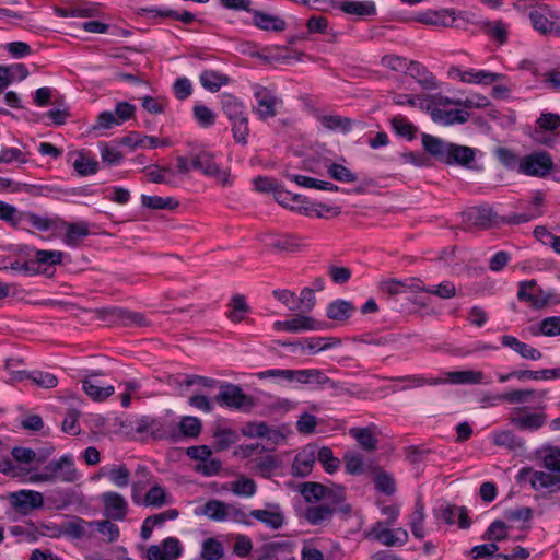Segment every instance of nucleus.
<instances>
[{
    "instance_id": "1",
    "label": "nucleus",
    "mask_w": 560,
    "mask_h": 560,
    "mask_svg": "<svg viewBox=\"0 0 560 560\" xmlns=\"http://www.w3.org/2000/svg\"><path fill=\"white\" fill-rule=\"evenodd\" d=\"M78 479L73 457L70 454L62 455L57 460H51L40 471L30 475L32 483L73 482Z\"/></svg>"
},
{
    "instance_id": "2",
    "label": "nucleus",
    "mask_w": 560,
    "mask_h": 560,
    "mask_svg": "<svg viewBox=\"0 0 560 560\" xmlns=\"http://www.w3.org/2000/svg\"><path fill=\"white\" fill-rule=\"evenodd\" d=\"M253 95L256 101V104L253 105V112L260 120H267L278 115V108L282 105V100L273 90L254 84Z\"/></svg>"
},
{
    "instance_id": "3",
    "label": "nucleus",
    "mask_w": 560,
    "mask_h": 560,
    "mask_svg": "<svg viewBox=\"0 0 560 560\" xmlns=\"http://www.w3.org/2000/svg\"><path fill=\"white\" fill-rule=\"evenodd\" d=\"M559 127V114L542 112L536 120L532 138L539 144L553 148L557 144V130Z\"/></svg>"
},
{
    "instance_id": "4",
    "label": "nucleus",
    "mask_w": 560,
    "mask_h": 560,
    "mask_svg": "<svg viewBox=\"0 0 560 560\" xmlns=\"http://www.w3.org/2000/svg\"><path fill=\"white\" fill-rule=\"evenodd\" d=\"M192 166L205 176L215 178L222 185L230 184V174L226 168L215 162V155L208 150H199L192 153Z\"/></svg>"
},
{
    "instance_id": "5",
    "label": "nucleus",
    "mask_w": 560,
    "mask_h": 560,
    "mask_svg": "<svg viewBox=\"0 0 560 560\" xmlns=\"http://www.w3.org/2000/svg\"><path fill=\"white\" fill-rule=\"evenodd\" d=\"M214 400L220 406L228 408L246 411L254 407V399L252 396L246 395L243 389L235 384L222 383L220 392Z\"/></svg>"
},
{
    "instance_id": "6",
    "label": "nucleus",
    "mask_w": 560,
    "mask_h": 560,
    "mask_svg": "<svg viewBox=\"0 0 560 560\" xmlns=\"http://www.w3.org/2000/svg\"><path fill=\"white\" fill-rule=\"evenodd\" d=\"M552 167L551 155L546 151H537L521 158L518 173L534 177H546Z\"/></svg>"
},
{
    "instance_id": "7",
    "label": "nucleus",
    "mask_w": 560,
    "mask_h": 560,
    "mask_svg": "<svg viewBox=\"0 0 560 560\" xmlns=\"http://www.w3.org/2000/svg\"><path fill=\"white\" fill-rule=\"evenodd\" d=\"M509 421L521 431H538L547 422V415L542 411H530L527 407L511 409Z\"/></svg>"
},
{
    "instance_id": "8",
    "label": "nucleus",
    "mask_w": 560,
    "mask_h": 560,
    "mask_svg": "<svg viewBox=\"0 0 560 560\" xmlns=\"http://www.w3.org/2000/svg\"><path fill=\"white\" fill-rule=\"evenodd\" d=\"M27 254L30 275H38L47 271L48 267L59 265L62 261L63 253L60 250H45L25 247Z\"/></svg>"
},
{
    "instance_id": "9",
    "label": "nucleus",
    "mask_w": 560,
    "mask_h": 560,
    "mask_svg": "<svg viewBox=\"0 0 560 560\" xmlns=\"http://www.w3.org/2000/svg\"><path fill=\"white\" fill-rule=\"evenodd\" d=\"M528 18L534 30L540 34L560 36V13L551 12L544 7L530 11Z\"/></svg>"
},
{
    "instance_id": "10",
    "label": "nucleus",
    "mask_w": 560,
    "mask_h": 560,
    "mask_svg": "<svg viewBox=\"0 0 560 560\" xmlns=\"http://www.w3.org/2000/svg\"><path fill=\"white\" fill-rule=\"evenodd\" d=\"M517 479H528L534 490L548 489L555 491L560 489V477L551 471L533 470L529 467H524L518 471Z\"/></svg>"
},
{
    "instance_id": "11",
    "label": "nucleus",
    "mask_w": 560,
    "mask_h": 560,
    "mask_svg": "<svg viewBox=\"0 0 560 560\" xmlns=\"http://www.w3.org/2000/svg\"><path fill=\"white\" fill-rule=\"evenodd\" d=\"M10 503L16 512L26 515L33 510L40 509L44 505V498L38 491L23 489L10 494Z\"/></svg>"
},
{
    "instance_id": "12",
    "label": "nucleus",
    "mask_w": 560,
    "mask_h": 560,
    "mask_svg": "<svg viewBox=\"0 0 560 560\" xmlns=\"http://www.w3.org/2000/svg\"><path fill=\"white\" fill-rule=\"evenodd\" d=\"M434 516L448 525H453L457 522L463 529H467L471 525L465 506H457L447 502H442L435 506Z\"/></svg>"
},
{
    "instance_id": "13",
    "label": "nucleus",
    "mask_w": 560,
    "mask_h": 560,
    "mask_svg": "<svg viewBox=\"0 0 560 560\" xmlns=\"http://www.w3.org/2000/svg\"><path fill=\"white\" fill-rule=\"evenodd\" d=\"M105 515L114 521L125 520L128 513V502L124 495L116 491H106L101 495Z\"/></svg>"
},
{
    "instance_id": "14",
    "label": "nucleus",
    "mask_w": 560,
    "mask_h": 560,
    "mask_svg": "<svg viewBox=\"0 0 560 560\" xmlns=\"http://www.w3.org/2000/svg\"><path fill=\"white\" fill-rule=\"evenodd\" d=\"M389 526L377 522L372 528V534L382 545L387 547L402 546L408 541V532L404 528L389 529Z\"/></svg>"
},
{
    "instance_id": "15",
    "label": "nucleus",
    "mask_w": 560,
    "mask_h": 560,
    "mask_svg": "<svg viewBox=\"0 0 560 560\" xmlns=\"http://www.w3.org/2000/svg\"><path fill=\"white\" fill-rule=\"evenodd\" d=\"M180 555V541L175 537H167L161 545H152L147 551L148 560H176Z\"/></svg>"
},
{
    "instance_id": "16",
    "label": "nucleus",
    "mask_w": 560,
    "mask_h": 560,
    "mask_svg": "<svg viewBox=\"0 0 560 560\" xmlns=\"http://www.w3.org/2000/svg\"><path fill=\"white\" fill-rule=\"evenodd\" d=\"M316 462V446L307 445L296 454L292 464V475L296 477H306L312 472Z\"/></svg>"
},
{
    "instance_id": "17",
    "label": "nucleus",
    "mask_w": 560,
    "mask_h": 560,
    "mask_svg": "<svg viewBox=\"0 0 560 560\" xmlns=\"http://www.w3.org/2000/svg\"><path fill=\"white\" fill-rule=\"evenodd\" d=\"M422 145L425 152L441 163H445L450 158L448 154L452 142H447L432 135L423 133Z\"/></svg>"
},
{
    "instance_id": "18",
    "label": "nucleus",
    "mask_w": 560,
    "mask_h": 560,
    "mask_svg": "<svg viewBox=\"0 0 560 560\" xmlns=\"http://www.w3.org/2000/svg\"><path fill=\"white\" fill-rule=\"evenodd\" d=\"M155 440H171L178 442V432L176 422L168 418H153L150 433Z\"/></svg>"
},
{
    "instance_id": "19",
    "label": "nucleus",
    "mask_w": 560,
    "mask_h": 560,
    "mask_svg": "<svg viewBox=\"0 0 560 560\" xmlns=\"http://www.w3.org/2000/svg\"><path fill=\"white\" fill-rule=\"evenodd\" d=\"M252 15V23L259 30L267 32H282L287 28V22L278 15L255 9Z\"/></svg>"
},
{
    "instance_id": "20",
    "label": "nucleus",
    "mask_w": 560,
    "mask_h": 560,
    "mask_svg": "<svg viewBox=\"0 0 560 560\" xmlns=\"http://www.w3.org/2000/svg\"><path fill=\"white\" fill-rule=\"evenodd\" d=\"M434 122L443 126H452L455 124H464L469 118V113L463 109L444 110L436 106H431L429 110Z\"/></svg>"
},
{
    "instance_id": "21",
    "label": "nucleus",
    "mask_w": 560,
    "mask_h": 560,
    "mask_svg": "<svg viewBox=\"0 0 560 560\" xmlns=\"http://www.w3.org/2000/svg\"><path fill=\"white\" fill-rule=\"evenodd\" d=\"M493 219V212L488 207H472L463 212V221L468 226L486 229L490 226Z\"/></svg>"
},
{
    "instance_id": "22",
    "label": "nucleus",
    "mask_w": 560,
    "mask_h": 560,
    "mask_svg": "<svg viewBox=\"0 0 560 560\" xmlns=\"http://www.w3.org/2000/svg\"><path fill=\"white\" fill-rule=\"evenodd\" d=\"M536 397L542 399L544 392H537L533 388L511 389L495 397L497 400L508 402L510 405H524L534 401Z\"/></svg>"
},
{
    "instance_id": "23",
    "label": "nucleus",
    "mask_w": 560,
    "mask_h": 560,
    "mask_svg": "<svg viewBox=\"0 0 560 560\" xmlns=\"http://www.w3.org/2000/svg\"><path fill=\"white\" fill-rule=\"evenodd\" d=\"M249 515L273 530L280 529L284 524V515L278 505H272L271 510H252Z\"/></svg>"
},
{
    "instance_id": "24",
    "label": "nucleus",
    "mask_w": 560,
    "mask_h": 560,
    "mask_svg": "<svg viewBox=\"0 0 560 560\" xmlns=\"http://www.w3.org/2000/svg\"><path fill=\"white\" fill-rule=\"evenodd\" d=\"M501 343L503 347L512 349L514 352L520 354L523 359L526 360H540L542 354L541 352L532 347L528 343H525L521 340H518L516 337L512 335H504L501 337Z\"/></svg>"
},
{
    "instance_id": "25",
    "label": "nucleus",
    "mask_w": 560,
    "mask_h": 560,
    "mask_svg": "<svg viewBox=\"0 0 560 560\" xmlns=\"http://www.w3.org/2000/svg\"><path fill=\"white\" fill-rule=\"evenodd\" d=\"M446 381L451 384H490L491 381L487 378L482 371L464 370L451 371L446 373Z\"/></svg>"
},
{
    "instance_id": "26",
    "label": "nucleus",
    "mask_w": 560,
    "mask_h": 560,
    "mask_svg": "<svg viewBox=\"0 0 560 560\" xmlns=\"http://www.w3.org/2000/svg\"><path fill=\"white\" fill-rule=\"evenodd\" d=\"M221 109L231 122L246 117L244 102L230 93L221 95Z\"/></svg>"
},
{
    "instance_id": "27",
    "label": "nucleus",
    "mask_w": 560,
    "mask_h": 560,
    "mask_svg": "<svg viewBox=\"0 0 560 560\" xmlns=\"http://www.w3.org/2000/svg\"><path fill=\"white\" fill-rule=\"evenodd\" d=\"M275 200L282 207L299 213L307 214L310 211V208L306 206L307 201L305 197L299 194H293L284 189L276 190Z\"/></svg>"
},
{
    "instance_id": "28",
    "label": "nucleus",
    "mask_w": 560,
    "mask_h": 560,
    "mask_svg": "<svg viewBox=\"0 0 560 560\" xmlns=\"http://www.w3.org/2000/svg\"><path fill=\"white\" fill-rule=\"evenodd\" d=\"M456 15L457 13L453 9H442L423 13L419 21L428 25L451 27L456 21Z\"/></svg>"
},
{
    "instance_id": "29",
    "label": "nucleus",
    "mask_w": 560,
    "mask_h": 560,
    "mask_svg": "<svg viewBox=\"0 0 560 560\" xmlns=\"http://www.w3.org/2000/svg\"><path fill=\"white\" fill-rule=\"evenodd\" d=\"M19 223H25L34 229L46 232L50 230H55L59 228V219H52L48 217H42L39 214H36L34 212H20L18 224Z\"/></svg>"
},
{
    "instance_id": "30",
    "label": "nucleus",
    "mask_w": 560,
    "mask_h": 560,
    "mask_svg": "<svg viewBox=\"0 0 560 560\" xmlns=\"http://www.w3.org/2000/svg\"><path fill=\"white\" fill-rule=\"evenodd\" d=\"M542 467L560 477V446L544 445L537 451Z\"/></svg>"
},
{
    "instance_id": "31",
    "label": "nucleus",
    "mask_w": 560,
    "mask_h": 560,
    "mask_svg": "<svg viewBox=\"0 0 560 560\" xmlns=\"http://www.w3.org/2000/svg\"><path fill=\"white\" fill-rule=\"evenodd\" d=\"M298 383L303 385H328L337 389L338 384L318 369L298 370Z\"/></svg>"
},
{
    "instance_id": "32",
    "label": "nucleus",
    "mask_w": 560,
    "mask_h": 560,
    "mask_svg": "<svg viewBox=\"0 0 560 560\" xmlns=\"http://www.w3.org/2000/svg\"><path fill=\"white\" fill-rule=\"evenodd\" d=\"M491 439L497 446L505 447L513 452L525 450L524 440L514 434L511 430L495 431L492 433Z\"/></svg>"
},
{
    "instance_id": "33",
    "label": "nucleus",
    "mask_w": 560,
    "mask_h": 560,
    "mask_svg": "<svg viewBox=\"0 0 560 560\" xmlns=\"http://www.w3.org/2000/svg\"><path fill=\"white\" fill-rule=\"evenodd\" d=\"M0 270H10L24 276L30 275V266L25 247L21 248L15 257H5L0 260Z\"/></svg>"
},
{
    "instance_id": "34",
    "label": "nucleus",
    "mask_w": 560,
    "mask_h": 560,
    "mask_svg": "<svg viewBox=\"0 0 560 560\" xmlns=\"http://www.w3.org/2000/svg\"><path fill=\"white\" fill-rule=\"evenodd\" d=\"M59 225L66 228L63 243L68 246H77L79 242L90 233L89 224L86 222L67 223L59 220Z\"/></svg>"
},
{
    "instance_id": "35",
    "label": "nucleus",
    "mask_w": 560,
    "mask_h": 560,
    "mask_svg": "<svg viewBox=\"0 0 560 560\" xmlns=\"http://www.w3.org/2000/svg\"><path fill=\"white\" fill-rule=\"evenodd\" d=\"M406 73L416 79L417 82L425 90L438 89L434 75L417 61L409 62Z\"/></svg>"
},
{
    "instance_id": "36",
    "label": "nucleus",
    "mask_w": 560,
    "mask_h": 560,
    "mask_svg": "<svg viewBox=\"0 0 560 560\" xmlns=\"http://www.w3.org/2000/svg\"><path fill=\"white\" fill-rule=\"evenodd\" d=\"M289 320V332H302V331H318L326 328V324L318 322L310 316L300 314Z\"/></svg>"
},
{
    "instance_id": "37",
    "label": "nucleus",
    "mask_w": 560,
    "mask_h": 560,
    "mask_svg": "<svg viewBox=\"0 0 560 560\" xmlns=\"http://www.w3.org/2000/svg\"><path fill=\"white\" fill-rule=\"evenodd\" d=\"M334 509L328 504H318L307 506L304 510V518L311 524L315 526L324 525L329 522L332 517Z\"/></svg>"
},
{
    "instance_id": "38",
    "label": "nucleus",
    "mask_w": 560,
    "mask_h": 560,
    "mask_svg": "<svg viewBox=\"0 0 560 560\" xmlns=\"http://www.w3.org/2000/svg\"><path fill=\"white\" fill-rule=\"evenodd\" d=\"M448 155L450 158L444 164L468 166L475 159V150L466 145L452 143Z\"/></svg>"
},
{
    "instance_id": "39",
    "label": "nucleus",
    "mask_w": 560,
    "mask_h": 560,
    "mask_svg": "<svg viewBox=\"0 0 560 560\" xmlns=\"http://www.w3.org/2000/svg\"><path fill=\"white\" fill-rule=\"evenodd\" d=\"M542 195L540 192H537L534 198L530 201V207L528 211L523 213L513 214L509 219H506L508 223H514L520 224L523 222H528L530 220H534L542 214L541 206H542Z\"/></svg>"
},
{
    "instance_id": "40",
    "label": "nucleus",
    "mask_w": 560,
    "mask_h": 560,
    "mask_svg": "<svg viewBox=\"0 0 560 560\" xmlns=\"http://www.w3.org/2000/svg\"><path fill=\"white\" fill-rule=\"evenodd\" d=\"M104 476L117 488H126L130 483V471L126 465H112L104 467Z\"/></svg>"
},
{
    "instance_id": "41",
    "label": "nucleus",
    "mask_w": 560,
    "mask_h": 560,
    "mask_svg": "<svg viewBox=\"0 0 560 560\" xmlns=\"http://www.w3.org/2000/svg\"><path fill=\"white\" fill-rule=\"evenodd\" d=\"M200 83L203 89L210 92H217L221 86L226 85L229 77L215 70H205L200 73Z\"/></svg>"
},
{
    "instance_id": "42",
    "label": "nucleus",
    "mask_w": 560,
    "mask_h": 560,
    "mask_svg": "<svg viewBox=\"0 0 560 560\" xmlns=\"http://www.w3.org/2000/svg\"><path fill=\"white\" fill-rule=\"evenodd\" d=\"M83 390L89 395L93 400H104L107 397L112 396L115 392L114 386H102L100 382L95 378H86L82 383Z\"/></svg>"
},
{
    "instance_id": "43",
    "label": "nucleus",
    "mask_w": 560,
    "mask_h": 560,
    "mask_svg": "<svg viewBox=\"0 0 560 560\" xmlns=\"http://www.w3.org/2000/svg\"><path fill=\"white\" fill-rule=\"evenodd\" d=\"M16 380H24L30 378L32 380L36 385L44 387V388H54L58 384L57 377L48 372H42V371H33L31 373L25 371L16 372L15 374Z\"/></svg>"
},
{
    "instance_id": "44",
    "label": "nucleus",
    "mask_w": 560,
    "mask_h": 560,
    "mask_svg": "<svg viewBox=\"0 0 560 560\" xmlns=\"http://www.w3.org/2000/svg\"><path fill=\"white\" fill-rule=\"evenodd\" d=\"M317 119L324 128L331 131L348 132L352 129L353 121L339 115H320Z\"/></svg>"
},
{
    "instance_id": "45",
    "label": "nucleus",
    "mask_w": 560,
    "mask_h": 560,
    "mask_svg": "<svg viewBox=\"0 0 560 560\" xmlns=\"http://www.w3.org/2000/svg\"><path fill=\"white\" fill-rule=\"evenodd\" d=\"M228 505L219 500H209L201 508L200 514L214 522H226Z\"/></svg>"
},
{
    "instance_id": "46",
    "label": "nucleus",
    "mask_w": 560,
    "mask_h": 560,
    "mask_svg": "<svg viewBox=\"0 0 560 560\" xmlns=\"http://www.w3.org/2000/svg\"><path fill=\"white\" fill-rule=\"evenodd\" d=\"M177 425L178 441L182 436L197 438L201 432V421L197 417L185 416L180 419Z\"/></svg>"
},
{
    "instance_id": "47",
    "label": "nucleus",
    "mask_w": 560,
    "mask_h": 560,
    "mask_svg": "<svg viewBox=\"0 0 560 560\" xmlns=\"http://www.w3.org/2000/svg\"><path fill=\"white\" fill-rule=\"evenodd\" d=\"M341 10L347 14L358 16H370L376 13V7L373 1H346L341 4Z\"/></svg>"
},
{
    "instance_id": "48",
    "label": "nucleus",
    "mask_w": 560,
    "mask_h": 560,
    "mask_svg": "<svg viewBox=\"0 0 560 560\" xmlns=\"http://www.w3.org/2000/svg\"><path fill=\"white\" fill-rule=\"evenodd\" d=\"M121 143L127 145V147H131V148L142 147V148L154 149V148H158L160 145H164L166 142L165 141H161L156 137H152V136H143V137H141L139 133L132 132V133L124 137L121 139Z\"/></svg>"
},
{
    "instance_id": "49",
    "label": "nucleus",
    "mask_w": 560,
    "mask_h": 560,
    "mask_svg": "<svg viewBox=\"0 0 560 560\" xmlns=\"http://www.w3.org/2000/svg\"><path fill=\"white\" fill-rule=\"evenodd\" d=\"M423 521H424V505L420 500H418L416 502L415 510L411 513L410 521H409V526H410L411 533L418 539H422L425 536Z\"/></svg>"
},
{
    "instance_id": "50",
    "label": "nucleus",
    "mask_w": 560,
    "mask_h": 560,
    "mask_svg": "<svg viewBox=\"0 0 560 560\" xmlns=\"http://www.w3.org/2000/svg\"><path fill=\"white\" fill-rule=\"evenodd\" d=\"M503 75L487 70H466L465 83L469 84H491L499 81Z\"/></svg>"
},
{
    "instance_id": "51",
    "label": "nucleus",
    "mask_w": 560,
    "mask_h": 560,
    "mask_svg": "<svg viewBox=\"0 0 560 560\" xmlns=\"http://www.w3.org/2000/svg\"><path fill=\"white\" fill-rule=\"evenodd\" d=\"M353 312V306L345 300L331 302L327 307V317L334 320H346Z\"/></svg>"
},
{
    "instance_id": "52",
    "label": "nucleus",
    "mask_w": 560,
    "mask_h": 560,
    "mask_svg": "<svg viewBox=\"0 0 560 560\" xmlns=\"http://www.w3.org/2000/svg\"><path fill=\"white\" fill-rule=\"evenodd\" d=\"M393 102L396 105H409L412 107H419L422 110L429 113L431 109V102L429 96L410 95V94H397L393 97Z\"/></svg>"
},
{
    "instance_id": "53",
    "label": "nucleus",
    "mask_w": 560,
    "mask_h": 560,
    "mask_svg": "<svg viewBox=\"0 0 560 560\" xmlns=\"http://www.w3.org/2000/svg\"><path fill=\"white\" fill-rule=\"evenodd\" d=\"M229 489L238 497L250 498L256 493V483L253 479L241 476L229 483Z\"/></svg>"
},
{
    "instance_id": "54",
    "label": "nucleus",
    "mask_w": 560,
    "mask_h": 560,
    "mask_svg": "<svg viewBox=\"0 0 560 560\" xmlns=\"http://www.w3.org/2000/svg\"><path fill=\"white\" fill-rule=\"evenodd\" d=\"M141 203L143 207L153 209V210L175 209L179 205V202L172 197L163 198L160 196H149V195L141 196Z\"/></svg>"
},
{
    "instance_id": "55",
    "label": "nucleus",
    "mask_w": 560,
    "mask_h": 560,
    "mask_svg": "<svg viewBox=\"0 0 560 560\" xmlns=\"http://www.w3.org/2000/svg\"><path fill=\"white\" fill-rule=\"evenodd\" d=\"M73 168L81 176L93 175L98 171V162L83 153H79L73 162Z\"/></svg>"
},
{
    "instance_id": "56",
    "label": "nucleus",
    "mask_w": 560,
    "mask_h": 560,
    "mask_svg": "<svg viewBox=\"0 0 560 560\" xmlns=\"http://www.w3.org/2000/svg\"><path fill=\"white\" fill-rule=\"evenodd\" d=\"M390 124L398 136L407 138L408 140L413 139L417 128L406 117L401 115L394 116Z\"/></svg>"
},
{
    "instance_id": "57",
    "label": "nucleus",
    "mask_w": 560,
    "mask_h": 560,
    "mask_svg": "<svg viewBox=\"0 0 560 560\" xmlns=\"http://www.w3.org/2000/svg\"><path fill=\"white\" fill-rule=\"evenodd\" d=\"M316 459L322 464L325 471L334 474L339 467V459L334 456L332 451L329 447L323 446L316 447Z\"/></svg>"
},
{
    "instance_id": "58",
    "label": "nucleus",
    "mask_w": 560,
    "mask_h": 560,
    "mask_svg": "<svg viewBox=\"0 0 560 560\" xmlns=\"http://www.w3.org/2000/svg\"><path fill=\"white\" fill-rule=\"evenodd\" d=\"M100 154L104 163L109 166L119 165L124 160V154L114 145L106 142H100Z\"/></svg>"
},
{
    "instance_id": "59",
    "label": "nucleus",
    "mask_w": 560,
    "mask_h": 560,
    "mask_svg": "<svg viewBox=\"0 0 560 560\" xmlns=\"http://www.w3.org/2000/svg\"><path fill=\"white\" fill-rule=\"evenodd\" d=\"M349 433L364 450L372 451L376 447V439L370 429L352 428Z\"/></svg>"
},
{
    "instance_id": "60",
    "label": "nucleus",
    "mask_w": 560,
    "mask_h": 560,
    "mask_svg": "<svg viewBox=\"0 0 560 560\" xmlns=\"http://www.w3.org/2000/svg\"><path fill=\"white\" fill-rule=\"evenodd\" d=\"M222 544L214 538H207L202 542L201 557L203 560H219L223 557Z\"/></svg>"
},
{
    "instance_id": "61",
    "label": "nucleus",
    "mask_w": 560,
    "mask_h": 560,
    "mask_svg": "<svg viewBox=\"0 0 560 560\" xmlns=\"http://www.w3.org/2000/svg\"><path fill=\"white\" fill-rule=\"evenodd\" d=\"M27 161L26 152L19 148L1 147L0 149V163L2 164H25Z\"/></svg>"
},
{
    "instance_id": "62",
    "label": "nucleus",
    "mask_w": 560,
    "mask_h": 560,
    "mask_svg": "<svg viewBox=\"0 0 560 560\" xmlns=\"http://www.w3.org/2000/svg\"><path fill=\"white\" fill-rule=\"evenodd\" d=\"M304 499L308 502L318 501L324 498H329L328 487L317 482H306L301 490Z\"/></svg>"
},
{
    "instance_id": "63",
    "label": "nucleus",
    "mask_w": 560,
    "mask_h": 560,
    "mask_svg": "<svg viewBox=\"0 0 560 560\" xmlns=\"http://www.w3.org/2000/svg\"><path fill=\"white\" fill-rule=\"evenodd\" d=\"M166 491L161 486H153L143 498L141 505L161 508L166 504Z\"/></svg>"
},
{
    "instance_id": "64",
    "label": "nucleus",
    "mask_w": 560,
    "mask_h": 560,
    "mask_svg": "<svg viewBox=\"0 0 560 560\" xmlns=\"http://www.w3.org/2000/svg\"><path fill=\"white\" fill-rule=\"evenodd\" d=\"M328 174L341 183H354L358 180L357 174L341 164L332 163L328 166Z\"/></svg>"
}]
</instances>
